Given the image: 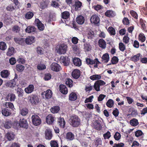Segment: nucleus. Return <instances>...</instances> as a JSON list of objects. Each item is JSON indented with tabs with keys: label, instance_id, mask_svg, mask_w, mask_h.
I'll list each match as a JSON object with an SVG mask.
<instances>
[{
	"label": "nucleus",
	"instance_id": "f257e3e1",
	"mask_svg": "<svg viewBox=\"0 0 147 147\" xmlns=\"http://www.w3.org/2000/svg\"><path fill=\"white\" fill-rule=\"evenodd\" d=\"M69 122V124L73 127H76L80 125L81 121L80 118L78 116L73 115L70 117Z\"/></svg>",
	"mask_w": 147,
	"mask_h": 147
},
{
	"label": "nucleus",
	"instance_id": "f03ea898",
	"mask_svg": "<svg viewBox=\"0 0 147 147\" xmlns=\"http://www.w3.org/2000/svg\"><path fill=\"white\" fill-rule=\"evenodd\" d=\"M29 101L31 104L34 106L37 105L40 101L39 96L35 94H32L28 97Z\"/></svg>",
	"mask_w": 147,
	"mask_h": 147
},
{
	"label": "nucleus",
	"instance_id": "7ed1b4c3",
	"mask_svg": "<svg viewBox=\"0 0 147 147\" xmlns=\"http://www.w3.org/2000/svg\"><path fill=\"white\" fill-rule=\"evenodd\" d=\"M67 48V45L64 44H61L57 46L56 49L58 53L63 54L66 53Z\"/></svg>",
	"mask_w": 147,
	"mask_h": 147
},
{
	"label": "nucleus",
	"instance_id": "20e7f679",
	"mask_svg": "<svg viewBox=\"0 0 147 147\" xmlns=\"http://www.w3.org/2000/svg\"><path fill=\"white\" fill-rule=\"evenodd\" d=\"M31 119L32 124L35 126L39 125L41 123V121L40 118L37 115H32Z\"/></svg>",
	"mask_w": 147,
	"mask_h": 147
},
{
	"label": "nucleus",
	"instance_id": "39448f33",
	"mask_svg": "<svg viewBox=\"0 0 147 147\" xmlns=\"http://www.w3.org/2000/svg\"><path fill=\"white\" fill-rule=\"evenodd\" d=\"M86 62L88 65H93L94 64V67L97 68L98 65L100 63L97 58H95L93 60L90 58H87L86 59Z\"/></svg>",
	"mask_w": 147,
	"mask_h": 147
},
{
	"label": "nucleus",
	"instance_id": "423d86ee",
	"mask_svg": "<svg viewBox=\"0 0 147 147\" xmlns=\"http://www.w3.org/2000/svg\"><path fill=\"white\" fill-rule=\"evenodd\" d=\"M17 78L18 75L15 74L14 78L6 83L5 84L6 86L11 88H13L15 87L16 85V80H17Z\"/></svg>",
	"mask_w": 147,
	"mask_h": 147
},
{
	"label": "nucleus",
	"instance_id": "0eeeda50",
	"mask_svg": "<svg viewBox=\"0 0 147 147\" xmlns=\"http://www.w3.org/2000/svg\"><path fill=\"white\" fill-rule=\"evenodd\" d=\"M35 25L36 26L38 29L41 31L44 30L45 26L44 24L38 18H36L34 21Z\"/></svg>",
	"mask_w": 147,
	"mask_h": 147
},
{
	"label": "nucleus",
	"instance_id": "6e6552de",
	"mask_svg": "<svg viewBox=\"0 0 147 147\" xmlns=\"http://www.w3.org/2000/svg\"><path fill=\"white\" fill-rule=\"evenodd\" d=\"M19 125L20 127L27 129L28 127V124L26 120L24 118L20 119L19 121Z\"/></svg>",
	"mask_w": 147,
	"mask_h": 147
},
{
	"label": "nucleus",
	"instance_id": "1a4fd4ad",
	"mask_svg": "<svg viewBox=\"0 0 147 147\" xmlns=\"http://www.w3.org/2000/svg\"><path fill=\"white\" fill-rule=\"evenodd\" d=\"M60 61L64 65L67 66L68 65L70 62V60L68 57L62 56L61 57Z\"/></svg>",
	"mask_w": 147,
	"mask_h": 147
},
{
	"label": "nucleus",
	"instance_id": "9d476101",
	"mask_svg": "<svg viewBox=\"0 0 147 147\" xmlns=\"http://www.w3.org/2000/svg\"><path fill=\"white\" fill-rule=\"evenodd\" d=\"M14 42L19 45L24 46L25 44V40L24 38L20 37H16L14 38Z\"/></svg>",
	"mask_w": 147,
	"mask_h": 147
},
{
	"label": "nucleus",
	"instance_id": "9b49d317",
	"mask_svg": "<svg viewBox=\"0 0 147 147\" xmlns=\"http://www.w3.org/2000/svg\"><path fill=\"white\" fill-rule=\"evenodd\" d=\"M81 74L80 71L77 69H74L71 73V76L73 78L75 79H78Z\"/></svg>",
	"mask_w": 147,
	"mask_h": 147
},
{
	"label": "nucleus",
	"instance_id": "f8f14e48",
	"mask_svg": "<svg viewBox=\"0 0 147 147\" xmlns=\"http://www.w3.org/2000/svg\"><path fill=\"white\" fill-rule=\"evenodd\" d=\"M35 37L33 36H28L25 40V43L27 45H31L34 43L35 40Z\"/></svg>",
	"mask_w": 147,
	"mask_h": 147
},
{
	"label": "nucleus",
	"instance_id": "ddd939ff",
	"mask_svg": "<svg viewBox=\"0 0 147 147\" xmlns=\"http://www.w3.org/2000/svg\"><path fill=\"white\" fill-rule=\"evenodd\" d=\"M57 123L60 128H64L65 127V121L63 118L60 117L58 118Z\"/></svg>",
	"mask_w": 147,
	"mask_h": 147
},
{
	"label": "nucleus",
	"instance_id": "4468645a",
	"mask_svg": "<svg viewBox=\"0 0 147 147\" xmlns=\"http://www.w3.org/2000/svg\"><path fill=\"white\" fill-rule=\"evenodd\" d=\"M55 117L51 114H49L47 115L46 118V123L49 124H53L55 121Z\"/></svg>",
	"mask_w": 147,
	"mask_h": 147
},
{
	"label": "nucleus",
	"instance_id": "2eb2a0df",
	"mask_svg": "<svg viewBox=\"0 0 147 147\" xmlns=\"http://www.w3.org/2000/svg\"><path fill=\"white\" fill-rule=\"evenodd\" d=\"M61 68L60 66L56 63H53L51 65V69L54 71L56 72L59 71Z\"/></svg>",
	"mask_w": 147,
	"mask_h": 147
},
{
	"label": "nucleus",
	"instance_id": "dca6fc26",
	"mask_svg": "<svg viewBox=\"0 0 147 147\" xmlns=\"http://www.w3.org/2000/svg\"><path fill=\"white\" fill-rule=\"evenodd\" d=\"M101 121L99 120H95L93 123L94 128L96 129L100 130L102 129V127L101 125Z\"/></svg>",
	"mask_w": 147,
	"mask_h": 147
},
{
	"label": "nucleus",
	"instance_id": "f3484780",
	"mask_svg": "<svg viewBox=\"0 0 147 147\" xmlns=\"http://www.w3.org/2000/svg\"><path fill=\"white\" fill-rule=\"evenodd\" d=\"M90 21L94 24H97L99 23L100 19L97 16L94 15L92 16L90 18Z\"/></svg>",
	"mask_w": 147,
	"mask_h": 147
},
{
	"label": "nucleus",
	"instance_id": "a211bd4d",
	"mask_svg": "<svg viewBox=\"0 0 147 147\" xmlns=\"http://www.w3.org/2000/svg\"><path fill=\"white\" fill-rule=\"evenodd\" d=\"M60 91L64 94H66L68 92V90L65 85L61 84L59 86Z\"/></svg>",
	"mask_w": 147,
	"mask_h": 147
},
{
	"label": "nucleus",
	"instance_id": "6ab92c4d",
	"mask_svg": "<svg viewBox=\"0 0 147 147\" xmlns=\"http://www.w3.org/2000/svg\"><path fill=\"white\" fill-rule=\"evenodd\" d=\"M44 94L45 98L46 99H49L51 98L52 95V92L51 90L49 89L47 90L46 91H44V92H42L41 93L42 95H43Z\"/></svg>",
	"mask_w": 147,
	"mask_h": 147
},
{
	"label": "nucleus",
	"instance_id": "aec40b11",
	"mask_svg": "<svg viewBox=\"0 0 147 147\" xmlns=\"http://www.w3.org/2000/svg\"><path fill=\"white\" fill-rule=\"evenodd\" d=\"M76 21L78 24L82 25L84 22V18L82 16L80 15L76 18Z\"/></svg>",
	"mask_w": 147,
	"mask_h": 147
},
{
	"label": "nucleus",
	"instance_id": "412c9836",
	"mask_svg": "<svg viewBox=\"0 0 147 147\" xmlns=\"http://www.w3.org/2000/svg\"><path fill=\"white\" fill-rule=\"evenodd\" d=\"M45 134L46 139L50 140L53 136L51 131L50 129H46L45 132Z\"/></svg>",
	"mask_w": 147,
	"mask_h": 147
},
{
	"label": "nucleus",
	"instance_id": "4be33fe9",
	"mask_svg": "<svg viewBox=\"0 0 147 147\" xmlns=\"http://www.w3.org/2000/svg\"><path fill=\"white\" fill-rule=\"evenodd\" d=\"M6 138L9 141H11L14 140L15 135L11 131H9L6 134Z\"/></svg>",
	"mask_w": 147,
	"mask_h": 147
},
{
	"label": "nucleus",
	"instance_id": "5701e85b",
	"mask_svg": "<svg viewBox=\"0 0 147 147\" xmlns=\"http://www.w3.org/2000/svg\"><path fill=\"white\" fill-rule=\"evenodd\" d=\"M34 86L32 84L29 85L24 90L25 92L27 94H30L34 90Z\"/></svg>",
	"mask_w": 147,
	"mask_h": 147
},
{
	"label": "nucleus",
	"instance_id": "b1692460",
	"mask_svg": "<svg viewBox=\"0 0 147 147\" xmlns=\"http://www.w3.org/2000/svg\"><path fill=\"white\" fill-rule=\"evenodd\" d=\"M15 51V49L13 47L10 46L8 49L6 55L7 56H11L14 53Z\"/></svg>",
	"mask_w": 147,
	"mask_h": 147
},
{
	"label": "nucleus",
	"instance_id": "393cba45",
	"mask_svg": "<svg viewBox=\"0 0 147 147\" xmlns=\"http://www.w3.org/2000/svg\"><path fill=\"white\" fill-rule=\"evenodd\" d=\"M1 113L3 115L6 117L9 116L11 114L10 110L6 108H4L2 109Z\"/></svg>",
	"mask_w": 147,
	"mask_h": 147
},
{
	"label": "nucleus",
	"instance_id": "a878e982",
	"mask_svg": "<svg viewBox=\"0 0 147 147\" xmlns=\"http://www.w3.org/2000/svg\"><path fill=\"white\" fill-rule=\"evenodd\" d=\"M13 123L12 121L9 120H7L5 122L4 127L6 129H9L11 128L12 125Z\"/></svg>",
	"mask_w": 147,
	"mask_h": 147
},
{
	"label": "nucleus",
	"instance_id": "bb28decb",
	"mask_svg": "<svg viewBox=\"0 0 147 147\" xmlns=\"http://www.w3.org/2000/svg\"><path fill=\"white\" fill-rule=\"evenodd\" d=\"M98 45L100 47L104 49L106 47V42L103 39H100L98 41Z\"/></svg>",
	"mask_w": 147,
	"mask_h": 147
},
{
	"label": "nucleus",
	"instance_id": "cd10ccee",
	"mask_svg": "<svg viewBox=\"0 0 147 147\" xmlns=\"http://www.w3.org/2000/svg\"><path fill=\"white\" fill-rule=\"evenodd\" d=\"M36 28L34 26H29L25 29V31L26 33H30L35 32Z\"/></svg>",
	"mask_w": 147,
	"mask_h": 147
},
{
	"label": "nucleus",
	"instance_id": "c85d7f7f",
	"mask_svg": "<svg viewBox=\"0 0 147 147\" xmlns=\"http://www.w3.org/2000/svg\"><path fill=\"white\" fill-rule=\"evenodd\" d=\"M66 85L69 88H71L73 86V81L69 78H66L65 81Z\"/></svg>",
	"mask_w": 147,
	"mask_h": 147
},
{
	"label": "nucleus",
	"instance_id": "c756f323",
	"mask_svg": "<svg viewBox=\"0 0 147 147\" xmlns=\"http://www.w3.org/2000/svg\"><path fill=\"white\" fill-rule=\"evenodd\" d=\"M61 17L63 19L67 20L70 17V13L67 11H63L61 13Z\"/></svg>",
	"mask_w": 147,
	"mask_h": 147
},
{
	"label": "nucleus",
	"instance_id": "7c9ffc66",
	"mask_svg": "<svg viewBox=\"0 0 147 147\" xmlns=\"http://www.w3.org/2000/svg\"><path fill=\"white\" fill-rule=\"evenodd\" d=\"M1 75L3 78H7L10 74L9 72L7 70H2L1 72Z\"/></svg>",
	"mask_w": 147,
	"mask_h": 147
},
{
	"label": "nucleus",
	"instance_id": "2f4dec72",
	"mask_svg": "<svg viewBox=\"0 0 147 147\" xmlns=\"http://www.w3.org/2000/svg\"><path fill=\"white\" fill-rule=\"evenodd\" d=\"M69 98L70 100L74 101L77 99V95L75 92H73L69 94Z\"/></svg>",
	"mask_w": 147,
	"mask_h": 147
},
{
	"label": "nucleus",
	"instance_id": "473e14b6",
	"mask_svg": "<svg viewBox=\"0 0 147 147\" xmlns=\"http://www.w3.org/2000/svg\"><path fill=\"white\" fill-rule=\"evenodd\" d=\"M73 63L76 66H80L81 65L82 62L80 59L74 58L73 60Z\"/></svg>",
	"mask_w": 147,
	"mask_h": 147
},
{
	"label": "nucleus",
	"instance_id": "72a5a7b5",
	"mask_svg": "<svg viewBox=\"0 0 147 147\" xmlns=\"http://www.w3.org/2000/svg\"><path fill=\"white\" fill-rule=\"evenodd\" d=\"M140 53H138L136 55L132 56L130 58L131 60L134 62L138 61L140 59Z\"/></svg>",
	"mask_w": 147,
	"mask_h": 147
},
{
	"label": "nucleus",
	"instance_id": "f704fd0d",
	"mask_svg": "<svg viewBox=\"0 0 147 147\" xmlns=\"http://www.w3.org/2000/svg\"><path fill=\"white\" fill-rule=\"evenodd\" d=\"M129 123L131 126L134 127L136 126L139 124L138 120L135 118H133L131 119Z\"/></svg>",
	"mask_w": 147,
	"mask_h": 147
},
{
	"label": "nucleus",
	"instance_id": "c9c22d12",
	"mask_svg": "<svg viewBox=\"0 0 147 147\" xmlns=\"http://www.w3.org/2000/svg\"><path fill=\"white\" fill-rule=\"evenodd\" d=\"M66 137L67 140H72L74 139V135L71 132H68L66 134Z\"/></svg>",
	"mask_w": 147,
	"mask_h": 147
},
{
	"label": "nucleus",
	"instance_id": "e433bc0d",
	"mask_svg": "<svg viewBox=\"0 0 147 147\" xmlns=\"http://www.w3.org/2000/svg\"><path fill=\"white\" fill-rule=\"evenodd\" d=\"M105 15L106 16L109 18L113 17L115 16L114 12L110 10L107 11L105 13Z\"/></svg>",
	"mask_w": 147,
	"mask_h": 147
},
{
	"label": "nucleus",
	"instance_id": "4c0bfd02",
	"mask_svg": "<svg viewBox=\"0 0 147 147\" xmlns=\"http://www.w3.org/2000/svg\"><path fill=\"white\" fill-rule=\"evenodd\" d=\"M102 59L105 61V62L107 63L109 60V56L108 53H105L104 54L102 57Z\"/></svg>",
	"mask_w": 147,
	"mask_h": 147
},
{
	"label": "nucleus",
	"instance_id": "58836bf2",
	"mask_svg": "<svg viewBox=\"0 0 147 147\" xmlns=\"http://www.w3.org/2000/svg\"><path fill=\"white\" fill-rule=\"evenodd\" d=\"M60 109L59 107V106H56L52 107L50 110L51 112L53 113H57Z\"/></svg>",
	"mask_w": 147,
	"mask_h": 147
},
{
	"label": "nucleus",
	"instance_id": "ea45409f",
	"mask_svg": "<svg viewBox=\"0 0 147 147\" xmlns=\"http://www.w3.org/2000/svg\"><path fill=\"white\" fill-rule=\"evenodd\" d=\"M145 21L142 18L140 19L139 22L141 25V28L144 31H146V24H145Z\"/></svg>",
	"mask_w": 147,
	"mask_h": 147
},
{
	"label": "nucleus",
	"instance_id": "a19ab883",
	"mask_svg": "<svg viewBox=\"0 0 147 147\" xmlns=\"http://www.w3.org/2000/svg\"><path fill=\"white\" fill-rule=\"evenodd\" d=\"M102 140L100 138H96L94 141V147H97L99 145H101Z\"/></svg>",
	"mask_w": 147,
	"mask_h": 147
},
{
	"label": "nucleus",
	"instance_id": "79ce46f5",
	"mask_svg": "<svg viewBox=\"0 0 147 147\" xmlns=\"http://www.w3.org/2000/svg\"><path fill=\"white\" fill-rule=\"evenodd\" d=\"M101 77L100 75L96 74L91 76L90 77V78L92 80H100L101 79Z\"/></svg>",
	"mask_w": 147,
	"mask_h": 147
},
{
	"label": "nucleus",
	"instance_id": "37998d69",
	"mask_svg": "<svg viewBox=\"0 0 147 147\" xmlns=\"http://www.w3.org/2000/svg\"><path fill=\"white\" fill-rule=\"evenodd\" d=\"M114 104L113 100L111 99H109L106 104L107 106L109 108L112 107L113 106Z\"/></svg>",
	"mask_w": 147,
	"mask_h": 147
},
{
	"label": "nucleus",
	"instance_id": "c03bdc74",
	"mask_svg": "<svg viewBox=\"0 0 147 147\" xmlns=\"http://www.w3.org/2000/svg\"><path fill=\"white\" fill-rule=\"evenodd\" d=\"M7 48V46L5 42L3 41L0 42V49L5 51Z\"/></svg>",
	"mask_w": 147,
	"mask_h": 147
},
{
	"label": "nucleus",
	"instance_id": "a18cd8bd",
	"mask_svg": "<svg viewBox=\"0 0 147 147\" xmlns=\"http://www.w3.org/2000/svg\"><path fill=\"white\" fill-rule=\"evenodd\" d=\"M108 31L111 35H115V30L112 26H110L108 28Z\"/></svg>",
	"mask_w": 147,
	"mask_h": 147
},
{
	"label": "nucleus",
	"instance_id": "49530a36",
	"mask_svg": "<svg viewBox=\"0 0 147 147\" xmlns=\"http://www.w3.org/2000/svg\"><path fill=\"white\" fill-rule=\"evenodd\" d=\"M28 109L24 108L20 110V113L22 116H25L28 113Z\"/></svg>",
	"mask_w": 147,
	"mask_h": 147
},
{
	"label": "nucleus",
	"instance_id": "de8ad7c7",
	"mask_svg": "<svg viewBox=\"0 0 147 147\" xmlns=\"http://www.w3.org/2000/svg\"><path fill=\"white\" fill-rule=\"evenodd\" d=\"M82 3L79 1H76L75 3V9L77 11L78 10L79 8H80L82 6Z\"/></svg>",
	"mask_w": 147,
	"mask_h": 147
},
{
	"label": "nucleus",
	"instance_id": "09e8293b",
	"mask_svg": "<svg viewBox=\"0 0 147 147\" xmlns=\"http://www.w3.org/2000/svg\"><path fill=\"white\" fill-rule=\"evenodd\" d=\"M34 16V13L32 12L28 11L25 14V18L27 19H30L32 18Z\"/></svg>",
	"mask_w": 147,
	"mask_h": 147
},
{
	"label": "nucleus",
	"instance_id": "8fccbe9b",
	"mask_svg": "<svg viewBox=\"0 0 147 147\" xmlns=\"http://www.w3.org/2000/svg\"><path fill=\"white\" fill-rule=\"evenodd\" d=\"M24 67L20 64H18L16 65V70L19 72H22L24 70Z\"/></svg>",
	"mask_w": 147,
	"mask_h": 147
},
{
	"label": "nucleus",
	"instance_id": "3c124183",
	"mask_svg": "<svg viewBox=\"0 0 147 147\" xmlns=\"http://www.w3.org/2000/svg\"><path fill=\"white\" fill-rule=\"evenodd\" d=\"M48 3L45 1H42L40 3V7L42 9H44L47 7Z\"/></svg>",
	"mask_w": 147,
	"mask_h": 147
},
{
	"label": "nucleus",
	"instance_id": "603ef678",
	"mask_svg": "<svg viewBox=\"0 0 147 147\" xmlns=\"http://www.w3.org/2000/svg\"><path fill=\"white\" fill-rule=\"evenodd\" d=\"M138 40L143 42L146 40V37L143 33H140L138 35Z\"/></svg>",
	"mask_w": 147,
	"mask_h": 147
},
{
	"label": "nucleus",
	"instance_id": "864d4df0",
	"mask_svg": "<svg viewBox=\"0 0 147 147\" xmlns=\"http://www.w3.org/2000/svg\"><path fill=\"white\" fill-rule=\"evenodd\" d=\"M119 59L117 56H113L111 59V62L112 64H117L119 61Z\"/></svg>",
	"mask_w": 147,
	"mask_h": 147
},
{
	"label": "nucleus",
	"instance_id": "5fc2aeb1",
	"mask_svg": "<svg viewBox=\"0 0 147 147\" xmlns=\"http://www.w3.org/2000/svg\"><path fill=\"white\" fill-rule=\"evenodd\" d=\"M119 50L122 52L124 51L126 49L125 45L122 42H119Z\"/></svg>",
	"mask_w": 147,
	"mask_h": 147
},
{
	"label": "nucleus",
	"instance_id": "6e6d98bb",
	"mask_svg": "<svg viewBox=\"0 0 147 147\" xmlns=\"http://www.w3.org/2000/svg\"><path fill=\"white\" fill-rule=\"evenodd\" d=\"M8 98L11 101H13L16 98L15 94H9L8 95Z\"/></svg>",
	"mask_w": 147,
	"mask_h": 147
},
{
	"label": "nucleus",
	"instance_id": "4d7b16f0",
	"mask_svg": "<svg viewBox=\"0 0 147 147\" xmlns=\"http://www.w3.org/2000/svg\"><path fill=\"white\" fill-rule=\"evenodd\" d=\"M58 2L57 1H53L51 2V5L54 7H58L60 5Z\"/></svg>",
	"mask_w": 147,
	"mask_h": 147
},
{
	"label": "nucleus",
	"instance_id": "13d9d810",
	"mask_svg": "<svg viewBox=\"0 0 147 147\" xmlns=\"http://www.w3.org/2000/svg\"><path fill=\"white\" fill-rule=\"evenodd\" d=\"M87 37L88 39H92L94 37V33L93 31L89 32L87 34Z\"/></svg>",
	"mask_w": 147,
	"mask_h": 147
},
{
	"label": "nucleus",
	"instance_id": "bf43d9fd",
	"mask_svg": "<svg viewBox=\"0 0 147 147\" xmlns=\"http://www.w3.org/2000/svg\"><path fill=\"white\" fill-rule=\"evenodd\" d=\"M130 13L131 15L136 20H137L138 18V15L137 13L134 10H131L130 11Z\"/></svg>",
	"mask_w": 147,
	"mask_h": 147
},
{
	"label": "nucleus",
	"instance_id": "052dcab7",
	"mask_svg": "<svg viewBox=\"0 0 147 147\" xmlns=\"http://www.w3.org/2000/svg\"><path fill=\"white\" fill-rule=\"evenodd\" d=\"M51 78V74L50 73H47L45 74L44 79L45 80L47 81L50 80Z\"/></svg>",
	"mask_w": 147,
	"mask_h": 147
},
{
	"label": "nucleus",
	"instance_id": "680f3d73",
	"mask_svg": "<svg viewBox=\"0 0 147 147\" xmlns=\"http://www.w3.org/2000/svg\"><path fill=\"white\" fill-rule=\"evenodd\" d=\"M5 105L7 108H9L13 110L14 108V105L13 103L10 102H6L5 103Z\"/></svg>",
	"mask_w": 147,
	"mask_h": 147
},
{
	"label": "nucleus",
	"instance_id": "e2e57ef3",
	"mask_svg": "<svg viewBox=\"0 0 147 147\" xmlns=\"http://www.w3.org/2000/svg\"><path fill=\"white\" fill-rule=\"evenodd\" d=\"M121 137L120 134L118 132H116L114 136L115 139L117 141L119 140L120 139Z\"/></svg>",
	"mask_w": 147,
	"mask_h": 147
},
{
	"label": "nucleus",
	"instance_id": "0e129e2a",
	"mask_svg": "<svg viewBox=\"0 0 147 147\" xmlns=\"http://www.w3.org/2000/svg\"><path fill=\"white\" fill-rule=\"evenodd\" d=\"M93 86L94 89L96 91H99L100 90V86L96 81L94 83Z\"/></svg>",
	"mask_w": 147,
	"mask_h": 147
},
{
	"label": "nucleus",
	"instance_id": "69168bd1",
	"mask_svg": "<svg viewBox=\"0 0 147 147\" xmlns=\"http://www.w3.org/2000/svg\"><path fill=\"white\" fill-rule=\"evenodd\" d=\"M123 24L126 25H128L129 24V22L128 19L127 18L124 17L123 20Z\"/></svg>",
	"mask_w": 147,
	"mask_h": 147
},
{
	"label": "nucleus",
	"instance_id": "338daca9",
	"mask_svg": "<svg viewBox=\"0 0 147 147\" xmlns=\"http://www.w3.org/2000/svg\"><path fill=\"white\" fill-rule=\"evenodd\" d=\"M20 30V27L17 25L14 26L12 28V31L16 33H18Z\"/></svg>",
	"mask_w": 147,
	"mask_h": 147
},
{
	"label": "nucleus",
	"instance_id": "774afa93",
	"mask_svg": "<svg viewBox=\"0 0 147 147\" xmlns=\"http://www.w3.org/2000/svg\"><path fill=\"white\" fill-rule=\"evenodd\" d=\"M50 144L51 147H59L57 142L55 141H51Z\"/></svg>",
	"mask_w": 147,
	"mask_h": 147
}]
</instances>
